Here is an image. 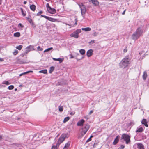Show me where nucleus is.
<instances>
[{"label": "nucleus", "mask_w": 149, "mask_h": 149, "mask_svg": "<svg viewBox=\"0 0 149 149\" xmlns=\"http://www.w3.org/2000/svg\"><path fill=\"white\" fill-rule=\"evenodd\" d=\"M14 88V86L13 85H10L9 86L8 89L9 90H12Z\"/></svg>", "instance_id": "f704fd0d"}, {"label": "nucleus", "mask_w": 149, "mask_h": 149, "mask_svg": "<svg viewBox=\"0 0 149 149\" xmlns=\"http://www.w3.org/2000/svg\"><path fill=\"white\" fill-rule=\"evenodd\" d=\"M127 48H125L124 49L123 51L124 52H126L127 51Z\"/></svg>", "instance_id": "de8ad7c7"}, {"label": "nucleus", "mask_w": 149, "mask_h": 149, "mask_svg": "<svg viewBox=\"0 0 149 149\" xmlns=\"http://www.w3.org/2000/svg\"><path fill=\"white\" fill-rule=\"evenodd\" d=\"M81 29H77L72 33L70 35V36L71 37H73L77 38L79 37V34L81 33Z\"/></svg>", "instance_id": "39448f33"}, {"label": "nucleus", "mask_w": 149, "mask_h": 149, "mask_svg": "<svg viewBox=\"0 0 149 149\" xmlns=\"http://www.w3.org/2000/svg\"><path fill=\"white\" fill-rule=\"evenodd\" d=\"M29 46H30V49L31 51V50L32 51V50H35V49H34L33 46L32 45H29Z\"/></svg>", "instance_id": "473e14b6"}, {"label": "nucleus", "mask_w": 149, "mask_h": 149, "mask_svg": "<svg viewBox=\"0 0 149 149\" xmlns=\"http://www.w3.org/2000/svg\"><path fill=\"white\" fill-rule=\"evenodd\" d=\"M46 7L47 8V10L49 8H51V7L49 6V4L48 3H47L46 5Z\"/></svg>", "instance_id": "79ce46f5"}, {"label": "nucleus", "mask_w": 149, "mask_h": 149, "mask_svg": "<svg viewBox=\"0 0 149 149\" xmlns=\"http://www.w3.org/2000/svg\"><path fill=\"white\" fill-rule=\"evenodd\" d=\"M70 119V118L69 117H65L63 121V123H65L67 121H68Z\"/></svg>", "instance_id": "c756f323"}, {"label": "nucleus", "mask_w": 149, "mask_h": 149, "mask_svg": "<svg viewBox=\"0 0 149 149\" xmlns=\"http://www.w3.org/2000/svg\"><path fill=\"white\" fill-rule=\"evenodd\" d=\"M85 121L83 119H81L80 120L78 121L77 124V125L78 126H81L84 123Z\"/></svg>", "instance_id": "9b49d317"}, {"label": "nucleus", "mask_w": 149, "mask_h": 149, "mask_svg": "<svg viewBox=\"0 0 149 149\" xmlns=\"http://www.w3.org/2000/svg\"><path fill=\"white\" fill-rule=\"evenodd\" d=\"M58 109L59 111L62 112L63 110V106H58Z\"/></svg>", "instance_id": "a878e982"}, {"label": "nucleus", "mask_w": 149, "mask_h": 149, "mask_svg": "<svg viewBox=\"0 0 149 149\" xmlns=\"http://www.w3.org/2000/svg\"><path fill=\"white\" fill-rule=\"evenodd\" d=\"M31 51L30 46H28L25 48V53L26 54L28 53Z\"/></svg>", "instance_id": "5701e85b"}, {"label": "nucleus", "mask_w": 149, "mask_h": 149, "mask_svg": "<svg viewBox=\"0 0 149 149\" xmlns=\"http://www.w3.org/2000/svg\"><path fill=\"white\" fill-rule=\"evenodd\" d=\"M75 22H77V19L76 18H75Z\"/></svg>", "instance_id": "4d7b16f0"}, {"label": "nucleus", "mask_w": 149, "mask_h": 149, "mask_svg": "<svg viewBox=\"0 0 149 149\" xmlns=\"http://www.w3.org/2000/svg\"><path fill=\"white\" fill-rule=\"evenodd\" d=\"M93 137V136H92V135H91V136H90V137L89 138H90L91 139V138H92V137Z\"/></svg>", "instance_id": "052dcab7"}, {"label": "nucleus", "mask_w": 149, "mask_h": 149, "mask_svg": "<svg viewBox=\"0 0 149 149\" xmlns=\"http://www.w3.org/2000/svg\"><path fill=\"white\" fill-rule=\"evenodd\" d=\"M28 21H29V23L30 24H31V23L32 22H33V20H32V19L30 18H29V17H27L26 18Z\"/></svg>", "instance_id": "2f4dec72"}, {"label": "nucleus", "mask_w": 149, "mask_h": 149, "mask_svg": "<svg viewBox=\"0 0 149 149\" xmlns=\"http://www.w3.org/2000/svg\"><path fill=\"white\" fill-rule=\"evenodd\" d=\"M143 32V30L141 28H138L135 32L132 34V39L135 40H136L142 34Z\"/></svg>", "instance_id": "f257e3e1"}, {"label": "nucleus", "mask_w": 149, "mask_h": 149, "mask_svg": "<svg viewBox=\"0 0 149 149\" xmlns=\"http://www.w3.org/2000/svg\"><path fill=\"white\" fill-rule=\"evenodd\" d=\"M124 146L123 145H122L121 146V148L123 149L124 148Z\"/></svg>", "instance_id": "3c124183"}, {"label": "nucleus", "mask_w": 149, "mask_h": 149, "mask_svg": "<svg viewBox=\"0 0 149 149\" xmlns=\"http://www.w3.org/2000/svg\"><path fill=\"white\" fill-rule=\"evenodd\" d=\"M63 23L65 24L66 25H70L69 24H67V23Z\"/></svg>", "instance_id": "e2e57ef3"}, {"label": "nucleus", "mask_w": 149, "mask_h": 149, "mask_svg": "<svg viewBox=\"0 0 149 149\" xmlns=\"http://www.w3.org/2000/svg\"><path fill=\"white\" fill-rule=\"evenodd\" d=\"M93 50L92 49L88 50L86 53L87 56L88 57H90L93 55Z\"/></svg>", "instance_id": "1a4fd4ad"}, {"label": "nucleus", "mask_w": 149, "mask_h": 149, "mask_svg": "<svg viewBox=\"0 0 149 149\" xmlns=\"http://www.w3.org/2000/svg\"><path fill=\"white\" fill-rule=\"evenodd\" d=\"M90 2H91L92 3L95 5H97V0H89Z\"/></svg>", "instance_id": "6ab92c4d"}, {"label": "nucleus", "mask_w": 149, "mask_h": 149, "mask_svg": "<svg viewBox=\"0 0 149 149\" xmlns=\"http://www.w3.org/2000/svg\"><path fill=\"white\" fill-rule=\"evenodd\" d=\"M95 40H92L90 42H89V44L90 45H91L94 43Z\"/></svg>", "instance_id": "c9c22d12"}, {"label": "nucleus", "mask_w": 149, "mask_h": 149, "mask_svg": "<svg viewBox=\"0 0 149 149\" xmlns=\"http://www.w3.org/2000/svg\"><path fill=\"white\" fill-rule=\"evenodd\" d=\"M4 61V59L3 58H0V61Z\"/></svg>", "instance_id": "603ef678"}, {"label": "nucleus", "mask_w": 149, "mask_h": 149, "mask_svg": "<svg viewBox=\"0 0 149 149\" xmlns=\"http://www.w3.org/2000/svg\"><path fill=\"white\" fill-rule=\"evenodd\" d=\"M26 3H27V2L26 1H24V4H26Z\"/></svg>", "instance_id": "13d9d810"}, {"label": "nucleus", "mask_w": 149, "mask_h": 149, "mask_svg": "<svg viewBox=\"0 0 149 149\" xmlns=\"http://www.w3.org/2000/svg\"><path fill=\"white\" fill-rule=\"evenodd\" d=\"M81 9V15L83 16L84 15L86 11V8L85 5L81 3L79 5Z\"/></svg>", "instance_id": "0eeeda50"}, {"label": "nucleus", "mask_w": 149, "mask_h": 149, "mask_svg": "<svg viewBox=\"0 0 149 149\" xmlns=\"http://www.w3.org/2000/svg\"><path fill=\"white\" fill-rule=\"evenodd\" d=\"M67 136V134H63L61 136L57 143V145L58 146V147L60 144L64 141Z\"/></svg>", "instance_id": "20e7f679"}, {"label": "nucleus", "mask_w": 149, "mask_h": 149, "mask_svg": "<svg viewBox=\"0 0 149 149\" xmlns=\"http://www.w3.org/2000/svg\"><path fill=\"white\" fill-rule=\"evenodd\" d=\"M93 111H92V110L89 113V115L91 114L92 113H93Z\"/></svg>", "instance_id": "8fccbe9b"}, {"label": "nucleus", "mask_w": 149, "mask_h": 149, "mask_svg": "<svg viewBox=\"0 0 149 149\" xmlns=\"http://www.w3.org/2000/svg\"><path fill=\"white\" fill-rule=\"evenodd\" d=\"M118 136H116V137L113 143V144L114 145H115L118 143Z\"/></svg>", "instance_id": "aec40b11"}, {"label": "nucleus", "mask_w": 149, "mask_h": 149, "mask_svg": "<svg viewBox=\"0 0 149 149\" xmlns=\"http://www.w3.org/2000/svg\"><path fill=\"white\" fill-rule=\"evenodd\" d=\"M42 12L41 11H40L39 12H38V13L37 14V15H39L40 14H42Z\"/></svg>", "instance_id": "c03bdc74"}, {"label": "nucleus", "mask_w": 149, "mask_h": 149, "mask_svg": "<svg viewBox=\"0 0 149 149\" xmlns=\"http://www.w3.org/2000/svg\"><path fill=\"white\" fill-rule=\"evenodd\" d=\"M3 84L7 85L10 84L9 83V82L7 81H4L3 83Z\"/></svg>", "instance_id": "e433bc0d"}, {"label": "nucleus", "mask_w": 149, "mask_h": 149, "mask_svg": "<svg viewBox=\"0 0 149 149\" xmlns=\"http://www.w3.org/2000/svg\"><path fill=\"white\" fill-rule=\"evenodd\" d=\"M70 141H68L65 144L63 149H68L70 146Z\"/></svg>", "instance_id": "4468645a"}, {"label": "nucleus", "mask_w": 149, "mask_h": 149, "mask_svg": "<svg viewBox=\"0 0 149 149\" xmlns=\"http://www.w3.org/2000/svg\"><path fill=\"white\" fill-rule=\"evenodd\" d=\"M142 54V52H140L139 53V54L141 55V54Z\"/></svg>", "instance_id": "0e129e2a"}, {"label": "nucleus", "mask_w": 149, "mask_h": 149, "mask_svg": "<svg viewBox=\"0 0 149 149\" xmlns=\"http://www.w3.org/2000/svg\"><path fill=\"white\" fill-rule=\"evenodd\" d=\"M52 49H53L52 47H50V48H48V49L45 50L44 51V52L49 51H50Z\"/></svg>", "instance_id": "72a5a7b5"}, {"label": "nucleus", "mask_w": 149, "mask_h": 149, "mask_svg": "<svg viewBox=\"0 0 149 149\" xmlns=\"http://www.w3.org/2000/svg\"><path fill=\"white\" fill-rule=\"evenodd\" d=\"M130 59L128 56H126L123 58L120 62V66L123 68L127 67L130 64Z\"/></svg>", "instance_id": "f03ea898"}, {"label": "nucleus", "mask_w": 149, "mask_h": 149, "mask_svg": "<svg viewBox=\"0 0 149 149\" xmlns=\"http://www.w3.org/2000/svg\"><path fill=\"white\" fill-rule=\"evenodd\" d=\"M125 11H126V10H125L122 13V14L123 15H124L125 13Z\"/></svg>", "instance_id": "864d4df0"}, {"label": "nucleus", "mask_w": 149, "mask_h": 149, "mask_svg": "<svg viewBox=\"0 0 149 149\" xmlns=\"http://www.w3.org/2000/svg\"><path fill=\"white\" fill-rule=\"evenodd\" d=\"M98 34V33L96 32L95 30L92 31V35L94 36H96Z\"/></svg>", "instance_id": "412c9836"}, {"label": "nucleus", "mask_w": 149, "mask_h": 149, "mask_svg": "<svg viewBox=\"0 0 149 149\" xmlns=\"http://www.w3.org/2000/svg\"><path fill=\"white\" fill-rule=\"evenodd\" d=\"M2 1V0H0V5L1 4Z\"/></svg>", "instance_id": "bf43d9fd"}, {"label": "nucleus", "mask_w": 149, "mask_h": 149, "mask_svg": "<svg viewBox=\"0 0 149 149\" xmlns=\"http://www.w3.org/2000/svg\"><path fill=\"white\" fill-rule=\"evenodd\" d=\"M30 8L31 10L34 11L35 10L36 6L34 5H31L30 6Z\"/></svg>", "instance_id": "4be33fe9"}, {"label": "nucleus", "mask_w": 149, "mask_h": 149, "mask_svg": "<svg viewBox=\"0 0 149 149\" xmlns=\"http://www.w3.org/2000/svg\"><path fill=\"white\" fill-rule=\"evenodd\" d=\"M57 146H58L57 145L56 146H53L52 147L51 149H57Z\"/></svg>", "instance_id": "a19ab883"}, {"label": "nucleus", "mask_w": 149, "mask_h": 149, "mask_svg": "<svg viewBox=\"0 0 149 149\" xmlns=\"http://www.w3.org/2000/svg\"><path fill=\"white\" fill-rule=\"evenodd\" d=\"M54 69V67L53 66L51 67L50 68V70H49V73H51L53 71Z\"/></svg>", "instance_id": "c85d7f7f"}, {"label": "nucleus", "mask_w": 149, "mask_h": 149, "mask_svg": "<svg viewBox=\"0 0 149 149\" xmlns=\"http://www.w3.org/2000/svg\"><path fill=\"white\" fill-rule=\"evenodd\" d=\"M49 13L51 14H54L56 12V10L54 8H49L47 10Z\"/></svg>", "instance_id": "9d476101"}, {"label": "nucleus", "mask_w": 149, "mask_h": 149, "mask_svg": "<svg viewBox=\"0 0 149 149\" xmlns=\"http://www.w3.org/2000/svg\"><path fill=\"white\" fill-rule=\"evenodd\" d=\"M81 29L83 31H85L87 32L91 30V28L90 27H86V28H82Z\"/></svg>", "instance_id": "f3484780"}, {"label": "nucleus", "mask_w": 149, "mask_h": 149, "mask_svg": "<svg viewBox=\"0 0 149 149\" xmlns=\"http://www.w3.org/2000/svg\"><path fill=\"white\" fill-rule=\"evenodd\" d=\"M37 49L40 51H42L43 50V49L41 48L40 46L38 47H37Z\"/></svg>", "instance_id": "4c0bfd02"}, {"label": "nucleus", "mask_w": 149, "mask_h": 149, "mask_svg": "<svg viewBox=\"0 0 149 149\" xmlns=\"http://www.w3.org/2000/svg\"><path fill=\"white\" fill-rule=\"evenodd\" d=\"M31 26L33 28H35L36 27V26L34 23L33 22L31 23Z\"/></svg>", "instance_id": "ea45409f"}, {"label": "nucleus", "mask_w": 149, "mask_h": 149, "mask_svg": "<svg viewBox=\"0 0 149 149\" xmlns=\"http://www.w3.org/2000/svg\"><path fill=\"white\" fill-rule=\"evenodd\" d=\"M39 72V73H43L44 74H46L47 73V70H42L40 71Z\"/></svg>", "instance_id": "bb28decb"}, {"label": "nucleus", "mask_w": 149, "mask_h": 149, "mask_svg": "<svg viewBox=\"0 0 149 149\" xmlns=\"http://www.w3.org/2000/svg\"><path fill=\"white\" fill-rule=\"evenodd\" d=\"M84 58V57H82V58Z\"/></svg>", "instance_id": "774afa93"}, {"label": "nucleus", "mask_w": 149, "mask_h": 149, "mask_svg": "<svg viewBox=\"0 0 149 149\" xmlns=\"http://www.w3.org/2000/svg\"><path fill=\"white\" fill-rule=\"evenodd\" d=\"M147 77V72L146 71H145L144 72L142 76V77H143V79L144 80H145L146 79Z\"/></svg>", "instance_id": "dca6fc26"}, {"label": "nucleus", "mask_w": 149, "mask_h": 149, "mask_svg": "<svg viewBox=\"0 0 149 149\" xmlns=\"http://www.w3.org/2000/svg\"><path fill=\"white\" fill-rule=\"evenodd\" d=\"M144 130L142 127H137V130L136 132H142Z\"/></svg>", "instance_id": "2eb2a0df"}, {"label": "nucleus", "mask_w": 149, "mask_h": 149, "mask_svg": "<svg viewBox=\"0 0 149 149\" xmlns=\"http://www.w3.org/2000/svg\"><path fill=\"white\" fill-rule=\"evenodd\" d=\"M77 22H75V25H77Z\"/></svg>", "instance_id": "680f3d73"}, {"label": "nucleus", "mask_w": 149, "mask_h": 149, "mask_svg": "<svg viewBox=\"0 0 149 149\" xmlns=\"http://www.w3.org/2000/svg\"><path fill=\"white\" fill-rule=\"evenodd\" d=\"M121 139L125 141L127 144H128L130 142V136L127 134H123L122 135Z\"/></svg>", "instance_id": "7ed1b4c3"}, {"label": "nucleus", "mask_w": 149, "mask_h": 149, "mask_svg": "<svg viewBox=\"0 0 149 149\" xmlns=\"http://www.w3.org/2000/svg\"><path fill=\"white\" fill-rule=\"evenodd\" d=\"M18 52V51L17 50H15L14 52H13V54L14 55H16L17 54Z\"/></svg>", "instance_id": "58836bf2"}, {"label": "nucleus", "mask_w": 149, "mask_h": 149, "mask_svg": "<svg viewBox=\"0 0 149 149\" xmlns=\"http://www.w3.org/2000/svg\"><path fill=\"white\" fill-rule=\"evenodd\" d=\"M2 139V137L0 135V140H1Z\"/></svg>", "instance_id": "6e6d98bb"}, {"label": "nucleus", "mask_w": 149, "mask_h": 149, "mask_svg": "<svg viewBox=\"0 0 149 149\" xmlns=\"http://www.w3.org/2000/svg\"><path fill=\"white\" fill-rule=\"evenodd\" d=\"M33 72V71H28L26 72H24L23 73H22L21 74H20L19 76H22L23 74H26L27 73H29L30 72Z\"/></svg>", "instance_id": "cd10ccee"}, {"label": "nucleus", "mask_w": 149, "mask_h": 149, "mask_svg": "<svg viewBox=\"0 0 149 149\" xmlns=\"http://www.w3.org/2000/svg\"><path fill=\"white\" fill-rule=\"evenodd\" d=\"M70 58H74V57L71 55H70Z\"/></svg>", "instance_id": "5fc2aeb1"}, {"label": "nucleus", "mask_w": 149, "mask_h": 149, "mask_svg": "<svg viewBox=\"0 0 149 149\" xmlns=\"http://www.w3.org/2000/svg\"><path fill=\"white\" fill-rule=\"evenodd\" d=\"M89 128L88 125H86L84 127L82 128L81 131L80 132L81 136L82 137L86 134Z\"/></svg>", "instance_id": "423d86ee"}, {"label": "nucleus", "mask_w": 149, "mask_h": 149, "mask_svg": "<svg viewBox=\"0 0 149 149\" xmlns=\"http://www.w3.org/2000/svg\"><path fill=\"white\" fill-rule=\"evenodd\" d=\"M22 48V45H19L16 47V48L19 50H21Z\"/></svg>", "instance_id": "7c9ffc66"}, {"label": "nucleus", "mask_w": 149, "mask_h": 149, "mask_svg": "<svg viewBox=\"0 0 149 149\" xmlns=\"http://www.w3.org/2000/svg\"><path fill=\"white\" fill-rule=\"evenodd\" d=\"M137 146L138 149H144V146L142 144L138 143L137 144Z\"/></svg>", "instance_id": "f8f14e48"}, {"label": "nucleus", "mask_w": 149, "mask_h": 149, "mask_svg": "<svg viewBox=\"0 0 149 149\" xmlns=\"http://www.w3.org/2000/svg\"><path fill=\"white\" fill-rule=\"evenodd\" d=\"M41 17H43L51 22H54L57 21V19H56L45 15H41Z\"/></svg>", "instance_id": "6e6552de"}, {"label": "nucleus", "mask_w": 149, "mask_h": 149, "mask_svg": "<svg viewBox=\"0 0 149 149\" xmlns=\"http://www.w3.org/2000/svg\"><path fill=\"white\" fill-rule=\"evenodd\" d=\"M20 33L19 32H17L14 33V36L15 37H19L20 36Z\"/></svg>", "instance_id": "393cba45"}, {"label": "nucleus", "mask_w": 149, "mask_h": 149, "mask_svg": "<svg viewBox=\"0 0 149 149\" xmlns=\"http://www.w3.org/2000/svg\"><path fill=\"white\" fill-rule=\"evenodd\" d=\"M141 123L143 124L146 127H148V125L147 124V122L146 119H143Z\"/></svg>", "instance_id": "ddd939ff"}, {"label": "nucleus", "mask_w": 149, "mask_h": 149, "mask_svg": "<svg viewBox=\"0 0 149 149\" xmlns=\"http://www.w3.org/2000/svg\"><path fill=\"white\" fill-rule=\"evenodd\" d=\"M52 59L53 60H54V61H59L60 63H61L64 60L63 58H53Z\"/></svg>", "instance_id": "a211bd4d"}, {"label": "nucleus", "mask_w": 149, "mask_h": 149, "mask_svg": "<svg viewBox=\"0 0 149 149\" xmlns=\"http://www.w3.org/2000/svg\"><path fill=\"white\" fill-rule=\"evenodd\" d=\"M79 52L81 55H84L85 53V51L84 49H81L79 51Z\"/></svg>", "instance_id": "b1692460"}, {"label": "nucleus", "mask_w": 149, "mask_h": 149, "mask_svg": "<svg viewBox=\"0 0 149 149\" xmlns=\"http://www.w3.org/2000/svg\"><path fill=\"white\" fill-rule=\"evenodd\" d=\"M46 1H50L51 0H45Z\"/></svg>", "instance_id": "69168bd1"}, {"label": "nucleus", "mask_w": 149, "mask_h": 149, "mask_svg": "<svg viewBox=\"0 0 149 149\" xmlns=\"http://www.w3.org/2000/svg\"><path fill=\"white\" fill-rule=\"evenodd\" d=\"M15 91L17 90V89H15Z\"/></svg>", "instance_id": "338daca9"}, {"label": "nucleus", "mask_w": 149, "mask_h": 149, "mask_svg": "<svg viewBox=\"0 0 149 149\" xmlns=\"http://www.w3.org/2000/svg\"><path fill=\"white\" fill-rule=\"evenodd\" d=\"M75 113L74 112H71L70 113V114L71 115H74L75 114Z\"/></svg>", "instance_id": "09e8293b"}, {"label": "nucleus", "mask_w": 149, "mask_h": 149, "mask_svg": "<svg viewBox=\"0 0 149 149\" xmlns=\"http://www.w3.org/2000/svg\"><path fill=\"white\" fill-rule=\"evenodd\" d=\"M22 15L24 16H25V15H26V14L23 13V10H22Z\"/></svg>", "instance_id": "49530a36"}, {"label": "nucleus", "mask_w": 149, "mask_h": 149, "mask_svg": "<svg viewBox=\"0 0 149 149\" xmlns=\"http://www.w3.org/2000/svg\"><path fill=\"white\" fill-rule=\"evenodd\" d=\"M91 139L90 138H88L87 140L86 141V143H88L89 141H91Z\"/></svg>", "instance_id": "37998d69"}, {"label": "nucleus", "mask_w": 149, "mask_h": 149, "mask_svg": "<svg viewBox=\"0 0 149 149\" xmlns=\"http://www.w3.org/2000/svg\"><path fill=\"white\" fill-rule=\"evenodd\" d=\"M19 26H20L22 28L23 27V26L21 24V23H19L18 24V27H19Z\"/></svg>", "instance_id": "a18cd8bd"}]
</instances>
